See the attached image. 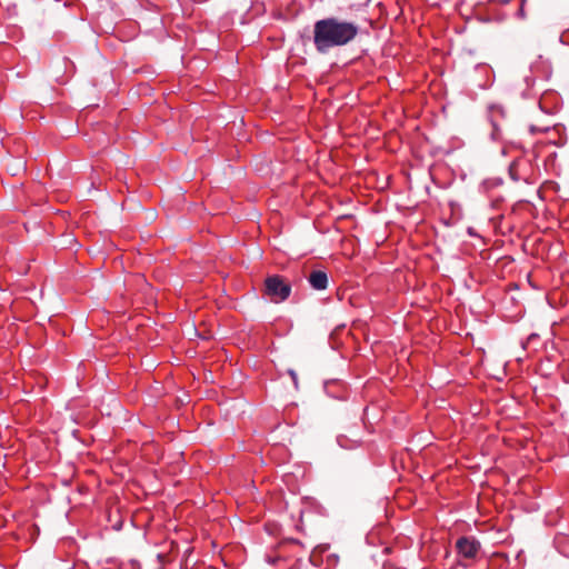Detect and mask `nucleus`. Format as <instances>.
<instances>
[{
    "label": "nucleus",
    "instance_id": "nucleus-3",
    "mask_svg": "<svg viewBox=\"0 0 569 569\" xmlns=\"http://www.w3.org/2000/svg\"><path fill=\"white\" fill-rule=\"evenodd\" d=\"M266 293L274 301H284L291 292L290 284L286 283L280 276L268 277L264 281Z\"/></svg>",
    "mask_w": 569,
    "mask_h": 569
},
{
    "label": "nucleus",
    "instance_id": "nucleus-1",
    "mask_svg": "<svg viewBox=\"0 0 569 569\" xmlns=\"http://www.w3.org/2000/svg\"><path fill=\"white\" fill-rule=\"evenodd\" d=\"M359 26L338 18H325L313 26V44L319 53L350 43L357 37Z\"/></svg>",
    "mask_w": 569,
    "mask_h": 569
},
{
    "label": "nucleus",
    "instance_id": "nucleus-5",
    "mask_svg": "<svg viewBox=\"0 0 569 569\" xmlns=\"http://www.w3.org/2000/svg\"><path fill=\"white\" fill-rule=\"evenodd\" d=\"M537 340H539V335L531 333L528 336V338H527L526 342L522 345V347L528 348L529 346L535 345Z\"/></svg>",
    "mask_w": 569,
    "mask_h": 569
},
{
    "label": "nucleus",
    "instance_id": "nucleus-6",
    "mask_svg": "<svg viewBox=\"0 0 569 569\" xmlns=\"http://www.w3.org/2000/svg\"><path fill=\"white\" fill-rule=\"evenodd\" d=\"M288 373L289 376L291 377L292 381H293V385L296 387V389L299 388V381H298V376H297V372L293 370V369H289L288 370Z\"/></svg>",
    "mask_w": 569,
    "mask_h": 569
},
{
    "label": "nucleus",
    "instance_id": "nucleus-4",
    "mask_svg": "<svg viewBox=\"0 0 569 569\" xmlns=\"http://www.w3.org/2000/svg\"><path fill=\"white\" fill-rule=\"evenodd\" d=\"M308 280L310 286L316 290H325L328 287V276L322 270H313Z\"/></svg>",
    "mask_w": 569,
    "mask_h": 569
},
{
    "label": "nucleus",
    "instance_id": "nucleus-7",
    "mask_svg": "<svg viewBox=\"0 0 569 569\" xmlns=\"http://www.w3.org/2000/svg\"><path fill=\"white\" fill-rule=\"evenodd\" d=\"M73 243H77V240H76V239H73V238H70V240H69V244H70V246H72Z\"/></svg>",
    "mask_w": 569,
    "mask_h": 569
},
{
    "label": "nucleus",
    "instance_id": "nucleus-2",
    "mask_svg": "<svg viewBox=\"0 0 569 569\" xmlns=\"http://www.w3.org/2000/svg\"><path fill=\"white\" fill-rule=\"evenodd\" d=\"M455 549L459 561L469 560L473 561L479 557L481 551L480 541L473 536H462L457 539Z\"/></svg>",
    "mask_w": 569,
    "mask_h": 569
}]
</instances>
